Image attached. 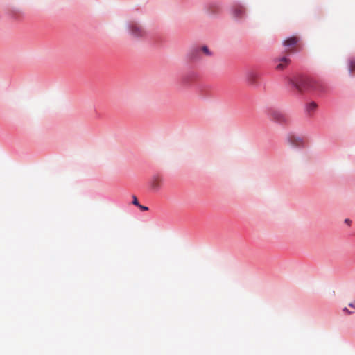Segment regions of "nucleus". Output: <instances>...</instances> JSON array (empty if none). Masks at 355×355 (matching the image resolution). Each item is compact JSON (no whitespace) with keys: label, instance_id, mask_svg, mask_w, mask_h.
<instances>
[{"label":"nucleus","instance_id":"39448f33","mask_svg":"<svg viewBox=\"0 0 355 355\" xmlns=\"http://www.w3.org/2000/svg\"><path fill=\"white\" fill-rule=\"evenodd\" d=\"M130 33L136 37H144L146 35L144 28L137 23L132 22L129 26Z\"/></svg>","mask_w":355,"mask_h":355},{"label":"nucleus","instance_id":"dca6fc26","mask_svg":"<svg viewBox=\"0 0 355 355\" xmlns=\"http://www.w3.org/2000/svg\"><path fill=\"white\" fill-rule=\"evenodd\" d=\"M343 311L345 312L347 314L352 313L347 308L343 309Z\"/></svg>","mask_w":355,"mask_h":355},{"label":"nucleus","instance_id":"f8f14e48","mask_svg":"<svg viewBox=\"0 0 355 355\" xmlns=\"http://www.w3.org/2000/svg\"><path fill=\"white\" fill-rule=\"evenodd\" d=\"M317 107V105L315 103H311L309 105H308V110L309 111H313L316 109Z\"/></svg>","mask_w":355,"mask_h":355},{"label":"nucleus","instance_id":"20e7f679","mask_svg":"<svg viewBox=\"0 0 355 355\" xmlns=\"http://www.w3.org/2000/svg\"><path fill=\"white\" fill-rule=\"evenodd\" d=\"M298 38L297 37L293 36L288 39H286L284 42V45L286 48L285 52L287 54L292 53L295 52V49L297 46V44L298 42Z\"/></svg>","mask_w":355,"mask_h":355},{"label":"nucleus","instance_id":"f03ea898","mask_svg":"<svg viewBox=\"0 0 355 355\" xmlns=\"http://www.w3.org/2000/svg\"><path fill=\"white\" fill-rule=\"evenodd\" d=\"M266 114L268 118L272 121L279 123H286L288 121L286 115L277 109L270 107L267 109Z\"/></svg>","mask_w":355,"mask_h":355},{"label":"nucleus","instance_id":"f3484780","mask_svg":"<svg viewBox=\"0 0 355 355\" xmlns=\"http://www.w3.org/2000/svg\"><path fill=\"white\" fill-rule=\"evenodd\" d=\"M345 222L347 223L348 225H350L351 220L349 219H345Z\"/></svg>","mask_w":355,"mask_h":355},{"label":"nucleus","instance_id":"7ed1b4c3","mask_svg":"<svg viewBox=\"0 0 355 355\" xmlns=\"http://www.w3.org/2000/svg\"><path fill=\"white\" fill-rule=\"evenodd\" d=\"M245 77V81L249 85H257L258 80L259 78V74L258 71L253 69L248 70L246 71Z\"/></svg>","mask_w":355,"mask_h":355},{"label":"nucleus","instance_id":"1a4fd4ad","mask_svg":"<svg viewBox=\"0 0 355 355\" xmlns=\"http://www.w3.org/2000/svg\"><path fill=\"white\" fill-rule=\"evenodd\" d=\"M289 144L295 147H302L304 146V140L300 137L291 135L288 137Z\"/></svg>","mask_w":355,"mask_h":355},{"label":"nucleus","instance_id":"2eb2a0df","mask_svg":"<svg viewBox=\"0 0 355 355\" xmlns=\"http://www.w3.org/2000/svg\"><path fill=\"white\" fill-rule=\"evenodd\" d=\"M349 306L355 309V300L349 304Z\"/></svg>","mask_w":355,"mask_h":355},{"label":"nucleus","instance_id":"0eeeda50","mask_svg":"<svg viewBox=\"0 0 355 355\" xmlns=\"http://www.w3.org/2000/svg\"><path fill=\"white\" fill-rule=\"evenodd\" d=\"M274 62L276 64L275 69L277 71H283L290 64L291 60L287 57L283 56L275 58Z\"/></svg>","mask_w":355,"mask_h":355},{"label":"nucleus","instance_id":"423d86ee","mask_svg":"<svg viewBox=\"0 0 355 355\" xmlns=\"http://www.w3.org/2000/svg\"><path fill=\"white\" fill-rule=\"evenodd\" d=\"M324 90L323 84L318 80L308 77V91L322 92Z\"/></svg>","mask_w":355,"mask_h":355},{"label":"nucleus","instance_id":"9d476101","mask_svg":"<svg viewBox=\"0 0 355 355\" xmlns=\"http://www.w3.org/2000/svg\"><path fill=\"white\" fill-rule=\"evenodd\" d=\"M347 67L349 73L354 76L355 74V58H349Z\"/></svg>","mask_w":355,"mask_h":355},{"label":"nucleus","instance_id":"9b49d317","mask_svg":"<svg viewBox=\"0 0 355 355\" xmlns=\"http://www.w3.org/2000/svg\"><path fill=\"white\" fill-rule=\"evenodd\" d=\"M202 51L207 55H211V53L210 52L209 49L207 46H203L201 48Z\"/></svg>","mask_w":355,"mask_h":355},{"label":"nucleus","instance_id":"4468645a","mask_svg":"<svg viewBox=\"0 0 355 355\" xmlns=\"http://www.w3.org/2000/svg\"><path fill=\"white\" fill-rule=\"evenodd\" d=\"M139 207V209L141 210V211H147L148 209V208L146 206H143V205H139V206H138Z\"/></svg>","mask_w":355,"mask_h":355},{"label":"nucleus","instance_id":"f257e3e1","mask_svg":"<svg viewBox=\"0 0 355 355\" xmlns=\"http://www.w3.org/2000/svg\"><path fill=\"white\" fill-rule=\"evenodd\" d=\"M287 80L288 84L299 92L308 91V77L295 76L293 78H288Z\"/></svg>","mask_w":355,"mask_h":355},{"label":"nucleus","instance_id":"ddd939ff","mask_svg":"<svg viewBox=\"0 0 355 355\" xmlns=\"http://www.w3.org/2000/svg\"><path fill=\"white\" fill-rule=\"evenodd\" d=\"M132 204L136 205V206H137V207L139 206V205H140L139 203L138 200H137V197L135 196H132Z\"/></svg>","mask_w":355,"mask_h":355},{"label":"nucleus","instance_id":"6e6552de","mask_svg":"<svg viewBox=\"0 0 355 355\" xmlns=\"http://www.w3.org/2000/svg\"><path fill=\"white\" fill-rule=\"evenodd\" d=\"M245 14V9L241 6H236L233 8L232 15L235 19H241Z\"/></svg>","mask_w":355,"mask_h":355}]
</instances>
